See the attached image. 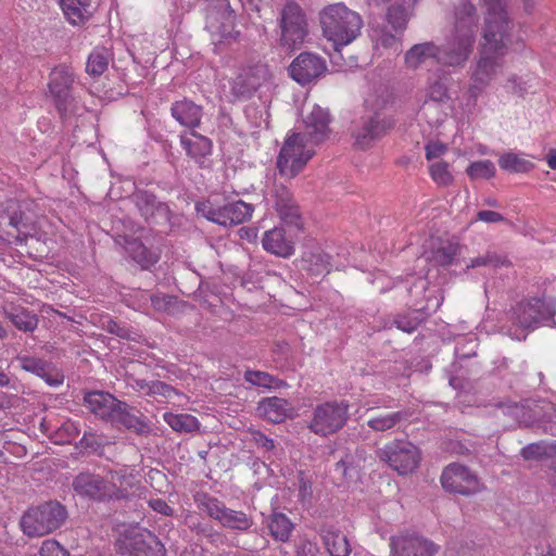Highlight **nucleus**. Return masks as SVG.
I'll return each instance as SVG.
<instances>
[{"instance_id": "obj_1", "label": "nucleus", "mask_w": 556, "mask_h": 556, "mask_svg": "<svg viewBox=\"0 0 556 556\" xmlns=\"http://www.w3.org/2000/svg\"><path fill=\"white\" fill-rule=\"evenodd\" d=\"M329 114L318 105L304 117L305 131H289L277 157V168L282 177L298 176L315 154V147L329 135Z\"/></svg>"}, {"instance_id": "obj_2", "label": "nucleus", "mask_w": 556, "mask_h": 556, "mask_svg": "<svg viewBox=\"0 0 556 556\" xmlns=\"http://www.w3.org/2000/svg\"><path fill=\"white\" fill-rule=\"evenodd\" d=\"M485 27L479 60L472 74L491 84L504 68L507 52V16L503 0H484Z\"/></svg>"}, {"instance_id": "obj_3", "label": "nucleus", "mask_w": 556, "mask_h": 556, "mask_svg": "<svg viewBox=\"0 0 556 556\" xmlns=\"http://www.w3.org/2000/svg\"><path fill=\"white\" fill-rule=\"evenodd\" d=\"M477 33V17L471 3L465 2L455 13V33L440 47L439 64L443 66H464L472 52Z\"/></svg>"}, {"instance_id": "obj_4", "label": "nucleus", "mask_w": 556, "mask_h": 556, "mask_svg": "<svg viewBox=\"0 0 556 556\" xmlns=\"http://www.w3.org/2000/svg\"><path fill=\"white\" fill-rule=\"evenodd\" d=\"M324 36L333 43L334 50L350 45L361 33V16L342 3L327 7L320 13Z\"/></svg>"}, {"instance_id": "obj_5", "label": "nucleus", "mask_w": 556, "mask_h": 556, "mask_svg": "<svg viewBox=\"0 0 556 556\" xmlns=\"http://www.w3.org/2000/svg\"><path fill=\"white\" fill-rule=\"evenodd\" d=\"M85 403L88 409L101 419H105L118 427L131 429L137 433H142L147 430V426L130 412L127 404L118 401L110 393L102 391L90 392L86 394Z\"/></svg>"}, {"instance_id": "obj_6", "label": "nucleus", "mask_w": 556, "mask_h": 556, "mask_svg": "<svg viewBox=\"0 0 556 556\" xmlns=\"http://www.w3.org/2000/svg\"><path fill=\"white\" fill-rule=\"evenodd\" d=\"M556 306L552 299H532L519 303L513 309L515 329L509 330V336L516 340H525L529 331L539 326H555L553 319Z\"/></svg>"}, {"instance_id": "obj_7", "label": "nucleus", "mask_w": 556, "mask_h": 556, "mask_svg": "<svg viewBox=\"0 0 556 556\" xmlns=\"http://www.w3.org/2000/svg\"><path fill=\"white\" fill-rule=\"evenodd\" d=\"M406 23L407 13L403 7L389 8L386 20L370 28L369 36L374 49L379 53L388 50L397 53L401 50V35Z\"/></svg>"}, {"instance_id": "obj_8", "label": "nucleus", "mask_w": 556, "mask_h": 556, "mask_svg": "<svg viewBox=\"0 0 556 556\" xmlns=\"http://www.w3.org/2000/svg\"><path fill=\"white\" fill-rule=\"evenodd\" d=\"M65 518V508L60 503L47 502L25 511L21 528L28 536H42L60 528Z\"/></svg>"}, {"instance_id": "obj_9", "label": "nucleus", "mask_w": 556, "mask_h": 556, "mask_svg": "<svg viewBox=\"0 0 556 556\" xmlns=\"http://www.w3.org/2000/svg\"><path fill=\"white\" fill-rule=\"evenodd\" d=\"M235 12L228 0H215L206 15V29L211 34L212 43L217 48L223 43L235 41L239 31L235 29Z\"/></svg>"}, {"instance_id": "obj_10", "label": "nucleus", "mask_w": 556, "mask_h": 556, "mask_svg": "<svg viewBox=\"0 0 556 556\" xmlns=\"http://www.w3.org/2000/svg\"><path fill=\"white\" fill-rule=\"evenodd\" d=\"M197 211L207 220L222 226L244 223L253 213V206L241 200L219 205L215 200L198 203Z\"/></svg>"}, {"instance_id": "obj_11", "label": "nucleus", "mask_w": 556, "mask_h": 556, "mask_svg": "<svg viewBox=\"0 0 556 556\" xmlns=\"http://www.w3.org/2000/svg\"><path fill=\"white\" fill-rule=\"evenodd\" d=\"M379 457L400 475H407L418 467L420 451L408 441L395 440L379 451Z\"/></svg>"}, {"instance_id": "obj_12", "label": "nucleus", "mask_w": 556, "mask_h": 556, "mask_svg": "<svg viewBox=\"0 0 556 556\" xmlns=\"http://www.w3.org/2000/svg\"><path fill=\"white\" fill-rule=\"evenodd\" d=\"M74 73L70 67L58 66L50 75L49 90L59 112L63 115L77 113V101L73 94Z\"/></svg>"}, {"instance_id": "obj_13", "label": "nucleus", "mask_w": 556, "mask_h": 556, "mask_svg": "<svg viewBox=\"0 0 556 556\" xmlns=\"http://www.w3.org/2000/svg\"><path fill=\"white\" fill-rule=\"evenodd\" d=\"M349 406L344 402H328L318 405L313 414L309 429L319 435L340 430L346 422Z\"/></svg>"}, {"instance_id": "obj_14", "label": "nucleus", "mask_w": 556, "mask_h": 556, "mask_svg": "<svg viewBox=\"0 0 556 556\" xmlns=\"http://www.w3.org/2000/svg\"><path fill=\"white\" fill-rule=\"evenodd\" d=\"M389 547L390 556H435L440 551L431 540L408 531L392 535Z\"/></svg>"}, {"instance_id": "obj_15", "label": "nucleus", "mask_w": 556, "mask_h": 556, "mask_svg": "<svg viewBox=\"0 0 556 556\" xmlns=\"http://www.w3.org/2000/svg\"><path fill=\"white\" fill-rule=\"evenodd\" d=\"M281 45L294 49L303 43L307 29L304 14L294 2H288L281 12L280 18Z\"/></svg>"}, {"instance_id": "obj_16", "label": "nucleus", "mask_w": 556, "mask_h": 556, "mask_svg": "<svg viewBox=\"0 0 556 556\" xmlns=\"http://www.w3.org/2000/svg\"><path fill=\"white\" fill-rule=\"evenodd\" d=\"M441 483L446 491L463 495L473 494L481 490V483L477 476L459 464H451L443 470Z\"/></svg>"}, {"instance_id": "obj_17", "label": "nucleus", "mask_w": 556, "mask_h": 556, "mask_svg": "<svg viewBox=\"0 0 556 556\" xmlns=\"http://www.w3.org/2000/svg\"><path fill=\"white\" fill-rule=\"evenodd\" d=\"M270 77L271 73L266 64L260 63L244 67L230 81L231 94L235 99L249 97L267 83Z\"/></svg>"}, {"instance_id": "obj_18", "label": "nucleus", "mask_w": 556, "mask_h": 556, "mask_svg": "<svg viewBox=\"0 0 556 556\" xmlns=\"http://www.w3.org/2000/svg\"><path fill=\"white\" fill-rule=\"evenodd\" d=\"M553 406L548 402L525 401L513 406L504 405V414H509L520 425L533 426L544 421H553Z\"/></svg>"}, {"instance_id": "obj_19", "label": "nucleus", "mask_w": 556, "mask_h": 556, "mask_svg": "<svg viewBox=\"0 0 556 556\" xmlns=\"http://www.w3.org/2000/svg\"><path fill=\"white\" fill-rule=\"evenodd\" d=\"M327 71L326 62L314 53H301L289 67L290 76L300 85H307Z\"/></svg>"}, {"instance_id": "obj_20", "label": "nucleus", "mask_w": 556, "mask_h": 556, "mask_svg": "<svg viewBox=\"0 0 556 556\" xmlns=\"http://www.w3.org/2000/svg\"><path fill=\"white\" fill-rule=\"evenodd\" d=\"M106 478L90 472L79 473L73 481V489L79 496L94 500L109 498Z\"/></svg>"}, {"instance_id": "obj_21", "label": "nucleus", "mask_w": 556, "mask_h": 556, "mask_svg": "<svg viewBox=\"0 0 556 556\" xmlns=\"http://www.w3.org/2000/svg\"><path fill=\"white\" fill-rule=\"evenodd\" d=\"M266 200L276 208L280 218L286 223H293L298 219V208L293 204L289 189L282 184H274L266 195Z\"/></svg>"}, {"instance_id": "obj_22", "label": "nucleus", "mask_w": 556, "mask_h": 556, "mask_svg": "<svg viewBox=\"0 0 556 556\" xmlns=\"http://www.w3.org/2000/svg\"><path fill=\"white\" fill-rule=\"evenodd\" d=\"M106 483L109 493H112L109 495V500L126 497L137 484L135 469L124 466L115 471H110L106 476Z\"/></svg>"}, {"instance_id": "obj_23", "label": "nucleus", "mask_w": 556, "mask_h": 556, "mask_svg": "<svg viewBox=\"0 0 556 556\" xmlns=\"http://www.w3.org/2000/svg\"><path fill=\"white\" fill-rule=\"evenodd\" d=\"M257 413L264 419L279 424L294 416V407L285 399L266 397L258 403Z\"/></svg>"}, {"instance_id": "obj_24", "label": "nucleus", "mask_w": 556, "mask_h": 556, "mask_svg": "<svg viewBox=\"0 0 556 556\" xmlns=\"http://www.w3.org/2000/svg\"><path fill=\"white\" fill-rule=\"evenodd\" d=\"M263 248L275 255L289 257L294 252V243L283 227H275L265 231L262 239Z\"/></svg>"}, {"instance_id": "obj_25", "label": "nucleus", "mask_w": 556, "mask_h": 556, "mask_svg": "<svg viewBox=\"0 0 556 556\" xmlns=\"http://www.w3.org/2000/svg\"><path fill=\"white\" fill-rule=\"evenodd\" d=\"M207 513L224 526L232 529L247 530L251 526V521L244 513L228 509L216 500L208 501Z\"/></svg>"}, {"instance_id": "obj_26", "label": "nucleus", "mask_w": 556, "mask_h": 556, "mask_svg": "<svg viewBox=\"0 0 556 556\" xmlns=\"http://www.w3.org/2000/svg\"><path fill=\"white\" fill-rule=\"evenodd\" d=\"M440 47L433 42L418 43L412 47L405 54V62L410 68L422 65L439 64Z\"/></svg>"}, {"instance_id": "obj_27", "label": "nucleus", "mask_w": 556, "mask_h": 556, "mask_svg": "<svg viewBox=\"0 0 556 556\" xmlns=\"http://www.w3.org/2000/svg\"><path fill=\"white\" fill-rule=\"evenodd\" d=\"M170 112L181 126L192 129L200 125L202 118V108L187 99L174 102Z\"/></svg>"}, {"instance_id": "obj_28", "label": "nucleus", "mask_w": 556, "mask_h": 556, "mask_svg": "<svg viewBox=\"0 0 556 556\" xmlns=\"http://www.w3.org/2000/svg\"><path fill=\"white\" fill-rule=\"evenodd\" d=\"M66 20L73 25L86 23L92 15L91 0H60Z\"/></svg>"}, {"instance_id": "obj_29", "label": "nucleus", "mask_w": 556, "mask_h": 556, "mask_svg": "<svg viewBox=\"0 0 556 556\" xmlns=\"http://www.w3.org/2000/svg\"><path fill=\"white\" fill-rule=\"evenodd\" d=\"M386 130V124L378 116L363 122L362 127L355 132V144L359 149H367Z\"/></svg>"}, {"instance_id": "obj_30", "label": "nucleus", "mask_w": 556, "mask_h": 556, "mask_svg": "<svg viewBox=\"0 0 556 556\" xmlns=\"http://www.w3.org/2000/svg\"><path fill=\"white\" fill-rule=\"evenodd\" d=\"M323 542L331 556H350L351 545L346 536L333 527L321 530Z\"/></svg>"}, {"instance_id": "obj_31", "label": "nucleus", "mask_w": 556, "mask_h": 556, "mask_svg": "<svg viewBox=\"0 0 556 556\" xmlns=\"http://www.w3.org/2000/svg\"><path fill=\"white\" fill-rule=\"evenodd\" d=\"M180 141L186 152L197 161H200L212 152L211 140L195 131L181 135Z\"/></svg>"}, {"instance_id": "obj_32", "label": "nucleus", "mask_w": 556, "mask_h": 556, "mask_svg": "<svg viewBox=\"0 0 556 556\" xmlns=\"http://www.w3.org/2000/svg\"><path fill=\"white\" fill-rule=\"evenodd\" d=\"M126 252L129 256L139 264L143 269L154 265L159 261V254L148 250L140 241L126 240Z\"/></svg>"}, {"instance_id": "obj_33", "label": "nucleus", "mask_w": 556, "mask_h": 556, "mask_svg": "<svg viewBox=\"0 0 556 556\" xmlns=\"http://www.w3.org/2000/svg\"><path fill=\"white\" fill-rule=\"evenodd\" d=\"M456 252V244L448 241H440L433 251L425 253L422 257L418 258V262L424 263L426 261H430L435 265L445 266L453 262Z\"/></svg>"}, {"instance_id": "obj_34", "label": "nucleus", "mask_w": 556, "mask_h": 556, "mask_svg": "<svg viewBox=\"0 0 556 556\" xmlns=\"http://www.w3.org/2000/svg\"><path fill=\"white\" fill-rule=\"evenodd\" d=\"M498 165L509 173H528L534 164L523 153L507 152L500 156Z\"/></svg>"}, {"instance_id": "obj_35", "label": "nucleus", "mask_w": 556, "mask_h": 556, "mask_svg": "<svg viewBox=\"0 0 556 556\" xmlns=\"http://www.w3.org/2000/svg\"><path fill=\"white\" fill-rule=\"evenodd\" d=\"M489 85L485 80L471 74L469 86L459 100L463 110L471 112L476 108L479 97Z\"/></svg>"}, {"instance_id": "obj_36", "label": "nucleus", "mask_w": 556, "mask_h": 556, "mask_svg": "<svg viewBox=\"0 0 556 556\" xmlns=\"http://www.w3.org/2000/svg\"><path fill=\"white\" fill-rule=\"evenodd\" d=\"M163 419L177 432H192L199 428L198 419L190 414L165 413Z\"/></svg>"}, {"instance_id": "obj_37", "label": "nucleus", "mask_w": 556, "mask_h": 556, "mask_svg": "<svg viewBox=\"0 0 556 556\" xmlns=\"http://www.w3.org/2000/svg\"><path fill=\"white\" fill-rule=\"evenodd\" d=\"M111 55L105 48H96L88 56L86 72L91 76L102 75L109 66Z\"/></svg>"}, {"instance_id": "obj_38", "label": "nucleus", "mask_w": 556, "mask_h": 556, "mask_svg": "<svg viewBox=\"0 0 556 556\" xmlns=\"http://www.w3.org/2000/svg\"><path fill=\"white\" fill-rule=\"evenodd\" d=\"M425 92L429 100L435 102H444L450 98L445 78L439 74H433L428 78Z\"/></svg>"}, {"instance_id": "obj_39", "label": "nucleus", "mask_w": 556, "mask_h": 556, "mask_svg": "<svg viewBox=\"0 0 556 556\" xmlns=\"http://www.w3.org/2000/svg\"><path fill=\"white\" fill-rule=\"evenodd\" d=\"M407 417L408 414L406 412H393L372 417L367 421V425L375 431H387L394 428L399 422Z\"/></svg>"}, {"instance_id": "obj_40", "label": "nucleus", "mask_w": 556, "mask_h": 556, "mask_svg": "<svg viewBox=\"0 0 556 556\" xmlns=\"http://www.w3.org/2000/svg\"><path fill=\"white\" fill-rule=\"evenodd\" d=\"M268 528H269L271 535L276 540L286 542L291 534L293 525L286 515L280 514V513H275L270 518Z\"/></svg>"}, {"instance_id": "obj_41", "label": "nucleus", "mask_w": 556, "mask_h": 556, "mask_svg": "<svg viewBox=\"0 0 556 556\" xmlns=\"http://www.w3.org/2000/svg\"><path fill=\"white\" fill-rule=\"evenodd\" d=\"M303 262L313 275H321L330 270L329 255L321 251L305 254Z\"/></svg>"}, {"instance_id": "obj_42", "label": "nucleus", "mask_w": 556, "mask_h": 556, "mask_svg": "<svg viewBox=\"0 0 556 556\" xmlns=\"http://www.w3.org/2000/svg\"><path fill=\"white\" fill-rule=\"evenodd\" d=\"M429 174L432 180L441 187H447L454 181L450 165L443 161L432 162L429 167Z\"/></svg>"}, {"instance_id": "obj_43", "label": "nucleus", "mask_w": 556, "mask_h": 556, "mask_svg": "<svg viewBox=\"0 0 556 556\" xmlns=\"http://www.w3.org/2000/svg\"><path fill=\"white\" fill-rule=\"evenodd\" d=\"M495 172V165L489 160L472 162L466 169L467 175L472 180L492 178Z\"/></svg>"}, {"instance_id": "obj_44", "label": "nucleus", "mask_w": 556, "mask_h": 556, "mask_svg": "<svg viewBox=\"0 0 556 556\" xmlns=\"http://www.w3.org/2000/svg\"><path fill=\"white\" fill-rule=\"evenodd\" d=\"M422 314L419 311L410 312L400 316L396 320V327L407 333L413 332L421 323Z\"/></svg>"}, {"instance_id": "obj_45", "label": "nucleus", "mask_w": 556, "mask_h": 556, "mask_svg": "<svg viewBox=\"0 0 556 556\" xmlns=\"http://www.w3.org/2000/svg\"><path fill=\"white\" fill-rule=\"evenodd\" d=\"M244 378L248 382L256 387L273 388L276 386L275 378L264 371L248 370L244 374Z\"/></svg>"}, {"instance_id": "obj_46", "label": "nucleus", "mask_w": 556, "mask_h": 556, "mask_svg": "<svg viewBox=\"0 0 556 556\" xmlns=\"http://www.w3.org/2000/svg\"><path fill=\"white\" fill-rule=\"evenodd\" d=\"M16 361L18 362L22 369L29 371L38 377L45 372V367L48 364L47 362L33 356H18Z\"/></svg>"}, {"instance_id": "obj_47", "label": "nucleus", "mask_w": 556, "mask_h": 556, "mask_svg": "<svg viewBox=\"0 0 556 556\" xmlns=\"http://www.w3.org/2000/svg\"><path fill=\"white\" fill-rule=\"evenodd\" d=\"M548 454V446L542 442L531 443L521 450L525 459L539 460Z\"/></svg>"}, {"instance_id": "obj_48", "label": "nucleus", "mask_w": 556, "mask_h": 556, "mask_svg": "<svg viewBox=\"0 0 556 556\" xmlns=\"http://www.w3.org/2000/svg\"><path fill=\"white\" fill-rule=\"evenodd\" d=\"M12 321L18 329L24 331H30L37 326L36 317L26 312L13 314Z\"/></svg>"}, {"instance_id": "obj_49", "label": "nucleus", "mask_w": 556, "mask_h": 556, "mask_svg": "<svg viewBox=\"0 0 556 556\" xmlns=\"http://www.w3.org/2000/svg\"><path fill=\"white\" fill-rule=\"evenodd\" d=\"M39 377L42 378L45 382L51 387H59L64 381L63 374L49 363L45 367V372Z\"/></svg>"}, {"instance_id": "obj_50", "label": "nucleus", "mask_w": 556, "mask_h": 556, "mask_svg": "<svg viewBox=\"0 0 556 556\" xmlns=\"http://www.w3.org/2000/svg\"><path fill=\"white\" fill-rule=\"evenodd\" d=\"M40 556H66L65 548L55 540H46L42 542Z\"/></svg>"}, {"instance_id": "obj_51", "label": "nucleus", "mask_w": 556, "mask_h": 556, "mask_svg": "<svg viewBox=\"0 0 556 556\" xmlns=\"http://www.w3.org/2000/svg\"><path fill=\"white\" fill-rule=\"evenodd\" d=\"M426 159L433 161L443 156L447 151V146L438 140L429 141L426 147Z\"/></svg>"}, {"instance_id": "obj_52", "label": "nucleus", "mask_w": 556, "mask_h": 556, "mask_svg": "<svg viewBox=\"0 0 556 556\" xmlns=\"http://www.w3.org/2000/svg\"><path fill=\"white\" fill-rule=\"evenodd\" d=\"M505 260L496 256V255H484V256H478L476 258H472L470 261V264L467 265V267H498L501 265H504Z\"/></svg>"}, {"instance_id": "obj_53", "label": "nucleus", "mask_w": 556, "mask_h": 556, "mask_svg": "<svg viewBox=\"0 0 556 556\" xmlns=\"http://www.w3.org/2000/svg\"><path fill=\"white\" fill-rule=\"evenodd\" d=\"M511 92L518 93L522 96L525 92H527L526 83H523L520 78L513 75L508 78L507 84L504 86Z\"/></svg>"}, {"instance_id": "obj_54", "label": "nucleus", "mask_w": 556, "mask_h": 556, "mask_svg": "<svg viewBox=\"0 0 556 556\" xmlns=\"http://www.w3.org/2000/svg\"><path fill=\"white\" fill-rule=\"evenodd\" d=\"M467 345H469L468 351H465L464 346L457 345L455 349V354L458 358H465L476 355L477 341L475 338H470L467 341Z\"/></svg>"}, {"instance_id": "obj_55", "label": "nucleus", "mask_w": 556, "mask_h": 556, "mask_svg": "<svg viewBox=\"0 0 556 556\" xmlns=\"http://www.w3.org/2000/svg\"><path fill=\"white\" fill-rule=\"evenodd\" d=\"M478 219L484 223H498L504 220V216L497 212L484 210L478 213Z\"/></svg>"}, {"instance_id": "obj_56", "label": "nucleus", "mask_w": 556, "mask_h": 556, "mask_svg": "<svg viewBox=\"0 0 556 556\" xmlns=\"http://www.w3.org/2000/svg\"><path fill=\"white\" fill-rule=\"evenodd\" d=\"M79 443L81 448L90 451H97L101 445V443L98 442L96 435L91 433H85Z\"/></svg>"}, {"instance_id": "obj_57", "label": "nucleus", "mask_w": 556, "mask_h": 556, "mask_svg": "<svg viewBox=\"0 0 556 556\" xmlns=\"http://www.w3.org/2000/svg\"><path fill=\"white\" fill-rule=\"evenodd\" d=\"M149 505L154 511L165 516H169L173 513V509L167 505V503L161 498L151 500Z\"/></svg>"}, {"instance_id": "obj_58", "label": "nucleus", "mask_w": 556, "mask_h": 556, "mask_svg": "<svg viewBox=\"0 0 556 556\" xmlns=\"http://www.w3.org/2000/svg\"><path fill=\"white\" fill-rule=\"evenodd\" d=\"M428 288V279L424 276H418L415 282L409 287L408 291L412 294L418 295L419 293L426 292Z\"/></svg>"}, {"instance_id": "obj_59", "label": "nucleus", "mask_w": 556, "mask_h": 556, "mask_svg": "<svg viewBox=\"0 0 556 556\" xmlns=\"http://www.w3.org/2000/svg\"><path fill=\"white\" fill-rule=\"evenodd\" d=\"M255 441L256 443L264 447L265 450L267 451H270L275 447V443H274V440L267 438L266 435L262 434V433H258L256 437H255Z\"/></svg>"}, {"instance_id": "obj_60", "label": "nucleus", "mask_w": 556, "mask_h": 556, "mask_svg": "<svg viewBox=\"0 0 556 556\" xmlns=\"http://www.w3.org/2000/svg\"><path fill=\"white\" fill-rule=\"evenodd\" d=\"M127 541H128V538H125L124 540L118 541L121 549L125 548L126 552H130V548L139 549V547L137 546L139 543V541L137 540V535H135L130 542H127Z\"/></svg>"}, {"instance_id": "obj_61", "label": "nucleus", "mask_w": 556, "mask_h": 556, "mask_svg": "<svg viewBox=\"0 0 556 556\" xmlns=\"http://www.w3.org/2000/svg\"><path fill=\"white\" fill-rule=\"evenodd\" d=\"M108 329L110 332L112 333H116L117 336L119 337H124L125 336V331L124 329H122L116 321H113V320H110L109 321V325H108Z\"/></svg>"}, {"instance_id": "obj_62", "label": "nucleus", "mask_w": 556, "mask_h": 556, "mask_svg": "<svg viewBox=\"0 0 556 556\" xmlns=\"http://www.w3.org/2000/svg\"><path fill=\"white\" fill-rule=\"evenodd\" d=\"M546 163L549 168L556 169V149H552L546 155Z\"/></svg>"}, {"instance_id": "obj_63", "label": "nucleus", "mask_w": 556, "mask_h": 556, "mask_svg": "<svg viewBox=\"0 0 556 556\" xmlns=\"http://www.w3.org/2000/svg\"><path fill=\"white\" fill-rule=\"evenodd\" d=\"M9 383H10L9 376L2 369H0V387H5Z\"/></svg>"}, {"instance_id": "obj_64", "label": "nucleus", "mask_w": 556, "mask_h": 556, "mask_svg": "<svg viewBox=\"0 0 556 556\" xmlns=\"http://www.w3.org/2000/svg\"><path fill=\"white\" fill-rule=\"evenodd\" d=\"M427 301H428V304H427V307H426V308H427V309H433V311H435V309L441 305V301H442V299H441V300H437V302H435L434 304H431V303H430V300H427Z\"/></svg>"}]
</instances>
